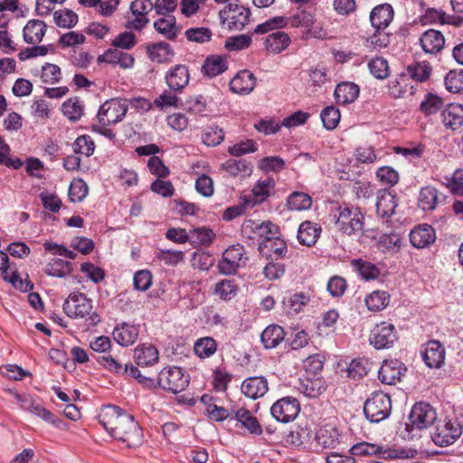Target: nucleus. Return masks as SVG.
<instances>
[{"instance_id": "f257e3e1", "label": "nucleus", "mask_w": 463, "mask_h": 463, "mask_svg": "<svg viewBox=\"0 0 463 463\" xmlns=\"http://www.w3.org/2000/svg\"><path fill=\"white\" fill-rule=\"evenodd\" d=\"M99 420L114 439L126 443L128 448H137L143 442V430L134 416L117 405L103 406Z\"/></svg>"}, {"instance_id": "f03ea898", "label": "nucleus", "mask_w": 463, "mask_h": 463, "mask_svg": "<svg viewBox=\"0 0 463 463\" xmlns=\"http://www.w3.org/2000/svg\"><path fill=\"white\" fill-rule=\"evenodd\" d=\"M337 231L348 236L361 232L364 226V214L354 206L341 205L333 214Z\"/></svg>"}, {"instance_id": "7ed1b4c3", "label": "nucleus", "mask_w": 463, "mask_h": 463, "mask_svg": "<svg viewBox=\"0 0 463 463\" xmlns=\"http://www.w3.org/2000/svg\"><path fill=\"white\" fill-rule=\"evenodd\" d=\"M392 410L391 398L383 392H375L365 401L364 411L371 421L378 423L389 417Z\"/></svg>"}, {"instance_id": "20e7f679", "label": "nucleus", "mask_w": 463, "mask_h": 463, "mask_svg": "<svg viewBox=\"0 0 463 463\" xmlns=\"http://www.w3.org/2000/svg\"><path fill=\"white\" fill-rule=\"evenodd\" d=\"M189 381V375L182 368L170 366L160 371L157 383L162 389L178 393L188 386Z\"/></svg>"}, {"instance_id": "39448f33", "label": "nucleus", "mask_w": 463, "mask_h": 463, "mask_svg": "<svg viewBox=\"0 0 463 463\" xmlns=\"http://www.w3.org/2000/svg\"><path fill=\"white\" fill-rule=\"evenodd\" d=\"M250 14V8L230 3L219 12V18L222 24L228 22L230 30L241 31L249 24Z\"/></svg>"}, {"instance_id": "423d86ee", "label": "nucleus", "mask_w": 463, "mask_h": 463, "mask_svg": "<svg viewBox=\"0 0 463 463\" xmlns=\"http://www.w3.org/2000/svg\"><path fill=\"white\" fill-rule=\"evenodd\" d=\"M247 260L244 247L235 244L225 250L218 262V269L224 275L235 274L240 267L246 265Z\"/></svg>"}, {"instance_id": "0eeeda50", "label": "nucleus", "mask_w": 463, "mask_h": 463, "mask_svg": "<svg viewBox=\"0 0 463 463\" xmlns=\"http://www.w3.org/2000/svg\"><path fill=\"white\" fill-rule=\"evenodd\" d=\"M126 100L112 99L105 101L98 111L99 122L103 126H109L120 122L128 111Z\"/></svg>"}, {"instance_id": "6e6552de", "label": "nucleus", "mask_w": 463, "mask_h": 463, "mask_svg": "<svg viewBox=\"0 0 463 463\" xmlns=\"http://www.w3.org/2000/svg\"><path fill=\"white\" fill-rule=\"evenodd\" d=\"M241 232L243 236L250 239H253L254 235L261 237L263 240L260 242H264L277 239V236L279 235V228L270 221H264L259 223L254 220L249 219L242 223Z\"/></svg>"}, {"instance_id": "1a4fd4ad", "label": "nucleus", "mask_w": 463, "mask_h": 463, "mask_svg": "<svg viewBox=\"0 0 463 463\" xmlns=\"http://www.w3.org/2000/svg\"><path fill=\"white\" fill-rule=\"evenodd\" d=\"M397 339L395 326L385 321L375 325L369 336L370 344L378 350L391 348Z\"/></svg>"}, {"instance_id": "9d476101", "label": "nucleus", "mask_w": 463, "mask_h": 463, "mask_svg": "<svg viewBox=\"0 0 463 463\" xmlns=\"http://www.w3.org/2000/svg\"><path fill=\"white\" fill-rule=\"evenodd\" d=\"M409 420L411 429L423 430L436 421L437 413L430 404L417 402L411 408Z\"/></svg>"}, {"instance_id": "9b49d317", "label": "nucleus", "mask_w": 463, "mask_h": 463, "mask_svg": "<svg viewBox=\"0 0 463 463\" xmlns=\"http://www.w3.org/2000/svg\"><path fill=\"white\" fill-rule=\"evenodd\" d=\"M300 411L298 401L294 397H284L278 400L270 408L274 419L282 423L295 420Z\"/></svg>"}, {"instance_id": "f8f14e48", "label": "nucleus", "mask_w": 463, "mask_h": 463, "mask_svg": "<svg viewBox=\"0 0 463 463\" xmlns=\"http://www.w3.org/2000/svg\"><path fill=\"white\" fill-rule=\"evenodd\" d=\"M461 426L457 421L439 422L431 435L433 442L440 447L454 443L461 435Z\"/></svg>"}, {"instance_id": "ddd939ff", "label": "nucleus", "mask_w": 463, "mask_h": 463, "mask_svg": "<svg viewBox=\"0 0 463 463\" xmlns=\"http://www.w3.org/2000/svg\"><path fill=\"white\" fill-rule=\"evenodd\" d=\"M92 309L91 301L86 295L80 292H72L63 304L65 314L72 318H82Z\"/></svg>"}, {"instance_id": "4468645a", "label": "nucleus", "mask_w": 463, "mask_h": 463, "mask_svg": "<svg viewBox=\"0 0 463 463\" xmlns=\"http://www.w3.org/2000/svg\"><path fill=\"white\" fill-rule=\"evenodd\" d=\"M165 80L171 90L181 92L190 80L188 67L184 64L175 65L167 71Z\"/></svg>"}, {"instance_id": "2eb2a0df", "label": "nucleus", "mask_w": 463, "mask_h": 463, "mask_svg": "<svg viewBox=\"0 0 463 463\" xmlns=\"http://www.w3.org/2000/svg\"><path fill=\"white\" fill-rule=\"evenodd\" d=\"M15 399L20 407L32 414L43 419L44 421L56 424L54 414L36 402L30 394H15Z\"/></svg>"}, {"instance_id": "dca6fc26", "label": "nucleus", "mask_w": 463, "mask_h": 463, "mask_svg": "<svg viewBox=\"0 0 463 463\" xmlns=\"http://www.w3.org/2000/svg\"><path fill=\"white\" fill-rule=\"evenodd\" d=\"M406 371V367L403 366L401 361L397 359L386 360L378 372V378L383 383L392 385L401 380Z\"/></svg>"}, {"instance_id": "f3484780", "label": "nucleus", "mask_w": 463, "mask_h": 463, "mask_svg": "<svg viewBox=\"0 0 463 463\" xmlns=\"http://www.w3.org/2000/svg\"><path fill=\"white\" fill-rule=\"evenodd\" d=\"M421 357L430 368H439L445 359V349L437 340L429 341L420 351Z\"/></svg>"}, {"instance_id": "a211bd4d", "label": "nucleus", "mask_w": 463, "mask_h": 463, "mask_svg": "<svg viewBox=\"0 0 463 463\" xmlns=\"http://www.w3.org/2000/svg\"><path fill=\"white\" fill-rule=\"evenodd\" d=\"M417 450L414 449H407V448H399V449H383V447L368 443V449L366 450L365 456H379L383 459H392V458H413L417 455Z\"/></svg>"}, {"instance_id": "6ab92c4d", "label": "nucleus", "mask_w": 463, "mask_h": 463, "mask_svg": "<svg viewBox=\"0 0 463 463\" xmlns=\"http://www.w3.org/2000/svg\"><path fill=\"white\" fill-rule=\"evenodd\" d=\"M241 391L246 397L257 400L269 391L268 380L264 376L248 377L242 382Z\"/></svg>"}, {"instance_id": "aec40b11", "label": "nucleus", "mask_w": 463, "mask_h": 463, "mask_svg": "<svg viewBox=\"0 0 463 463\" xmlns=\"http://www.w3.org/2000/svg\"><path fill=\"white\" fill-rule=\"evenodd\" d=\"M435 240V230L427 223L414 227L410 233L411 243L416 249H424L434 243Z\"/></svg>"}, {"instance_id": "412c9836", "label": "nucleus", "mask_w": 463, "mask_h": 463, "mask_svg": "<svg viewBox=\"0 0 463 463\" xmlns=\"http://www.w3.org/2000/svg\"><path fill=\"white\" fill-rule=\"evenodd\" d=\"M256 77L248 71H239L230 81V90L240 95L250 94L255 88Z\"/></svg>"}, {"instance_id": "4be33fe9", "label": "nucleus", "mask_w": 463, "mask_h": 463, "mask_svg": "<svg viewBox=\"0 0 463 463\" xmlns=\"http://www.w3.org/2000/svg\"><path fill=\"white\" fill-rule=\"evenodd\" d=\"M441 122L447 129L457 130L463 126V105L450 103L440 114Z\"/></svg>"}, {"instance_id": "5701e85b", "label": "nucleus", "mask_w": 463, "mask_h": 463, "mask_svg": "<svg viewBox=\"0 0 463 463\" xmlns=\"http://www.w3.org/2000/svg\"><path fill=\"white\" fill-rule=\"evenodd\" d=\"M420 43L424 52L437 54L443 49L445 38L439 31L430 29L421 34Z\"/></svg>"}, {"instance_id": "b1692460", "label": "nucleus", "mask_w": 463, "mask_h": 463, "mask_svg": "<svg viewBox=\"0 0 463 463\" xmlns=\"http://www.w3.org/2000/svg\"><path fill=\"white\" fill-rule=\"evenodd\" d=\"M114 340L122 346L132 345L138 337L139 328L137 326L123 322L113 330Z\"/></svg>"}, {"instance_id": "393cba45", "label": "nucleus", "mask_w": 463, "mask_h": 463, "mask_svg": "<svg viewBox=\"0 0 463 463\" xmlns=\"http://www.w3.org/2000/svg\"><path fill=\"white\" fill-rule=\"evenodd\" d=\"M393 18V9L389 4L379 5L374 7L370 14L373 27L377 31L384 30Z\"/></svg>"}, {"instance_id": "a878e982", "label": "nucleus", "mask_w": 463, "mask_h": 463, "mask_svg": "<svg viewBox=\"0 0 463 463\" xmlns=\"http://www.w3.org/2000/svg\"><path fill=\"white\" fill-rule=\"evenodd\" d=\"M321 232L322 229L319 224L311 221H305L298 227V241L304 246H314L320 237Z\"/></svg>"}, {"instance_id": "bb28decb", "label": "nucleus", "mask_w": 463, "mask_h": 463, "mask_svg": "<svg viewBox=\"0 0 463 463\" xmlns=\"http://www.w3.org/2000/svg\"><path fill=\"white\" fill-rule=\"evenodd\" d=\"M398 199L394 193L388 190L379 192L376 202V213L382 218L391 217L395 213Z\"/></svg>"}, {"instance_id": "cd10ccee", "label": "nucleus", "mask_w": 463, "mask_h": 463, "mask_svg": "<svg viewBox=\"0 0 463 463\" xmlns=\"http://www.w3.org/2000/svg\"><path fill=\"white\" fill-rule=\"evenodd\" d=\"M228 69V62L225 56L211 54L204 60L201 72L207 78H214L223 73Z\"/></svg>"}, {"instance_id": "c85d7f7f", "label": "nucleus", "mask_w": 463, "mask_h": 463, "mask_svg": "<svg viewBox=\"0 0 463 463\" xmlns=\"http://www.w3.org/2000/svg\"><path fill=\"white\" fill-rule=\"evenodd\" d=\"M47 25L43 21L32 19L27 22L23 30V38L29 44H36L43 41Z\"/></svg>"}, {"instance_id": "c756f323", "label": "nucleus", "mask_w": 463, "mask_h": 463, "mask_svg": "<svg viewBox=\"0 0 463 463\" xmlns=\"http://www.w3.org/2000/svg\"><path fill=\"white\" fill-rule=\"evenodd\" d=\"M136 363L140 366H151L157 363L158 350L151 344H143L136 347L134 351Z\"/></svg>"}, {"instance_id": "7c9ffc66", "label": "nucleus", "mask_w": 463, "mask_h": 463, "mask_svg": "<svg viewBox=\"0 0 463 463\" xmlns=\"http://www.w3.org/2000/svg\"><path fill=\"white\" fill-rule=\"evenodd\" d=\"M146 52L152 61L158 63L169 61L175 55L171 45L165 42H159L147 45Z\"/></svg>"}, {"instance_id": "2f4dec72", "label": "nucleus", "mask_w": 463, "mask_h": 463, "mask_svg": "<svg viewBox=\"0 0 463 463\" xmlns=\"http://www.w3.org/2000/svg\"><path fill=\"white\" fill-rule=\"evenodd\" d=\"M359 87L354 82H341L335 89V98L338 104L353 103L359 96Z\"/></svg>"}, {"instance_id": "473e14b6", "label": "nucleus", "mask_w": 463, "mask_h": 463, "mask_svg": "<svg viewBox=\"0 0 463 463\" xmlns=\"http://www.w3.org/2000/svg\"><path fill=\"white\" fill-rule=\"evenodd\" d=\"M406 71L407 73L400 74L402 80L409 76L417 82H424L430 77L432 68L427 62H414L406 67Z\"/></svg>"}, {"instance_id": "72a5a7b5", "label": "nucleus", "mask_w": 463, "mask_h": 463, "mask_svg": "<svg viewBox=\"0 0 463 463\" xmlns=\"http://www.w3.org/2000/svg\"><path fill=\"white\" fill-rule=\"evenodd\" d=\"M284 329L279 325H270L261 333L260 339L265 348H274L284 339Z\"/></svg>"}, {"instance_id": "f704fd0d", "label": "nucleus", "mask_w": 463, "mask_h": 463, "mask_svg": "<svg viewBox=\"0 0 463 463\" xmlns=\"http://www.w3.org/2000/svg\"><path fill=\"white\" fill-rule=\"evenodd\" d=\"M290 38L285 32L276 31L269 34L266 38L265 44L267 50L273 53H279L288 47Z\"/></svg>"}, {"instance_id": "c9c22d12", "label": "nucleus", "mask_w": 463, "mask_h": 463, "mask_svg": "<svg viewBox=\"0 0 463 463\" xmlns=\"http://www.w3.org/2000/svg\"><path fill=\"white\" fill-rule=\"evenodd\" d=\"M215 238V234L210 228L198 227L190 230L189 242L194 247L209 246Z\"/></svg>"}, {"instance_id": "e433bc0d", "label": "nucleus", "mask_w": 463, "mask_h": 463, "mask_svg": "<svg viewBox=\"0 0 463 463\" xmlns=\"http://www.w3.org/2000/svg\"><path fill=\"white\" fill-rule=\"evenodd\" d=\"M43 270L48 276L64 278L72 272V263L55 258L46 264Z\"/></svg>"}, {"instance_id": "4c0bfd02", "label": "nucleus", "mask_w": 463, "mask_h": 463, "mask_svg": "<svg viewBox=\"0 0 463 463\" xmlns=\"http://www.w3.org/2000/svg\"><path fill=\"white\" fill-rule=\"evenodd\" d=\"M265 250H268L269 251V255L273 256L276 260L285 257L288 252L286 242L283 240H280L279 235L277 236V239L259 243V250L261 253L266 254Z\"/></svg>"}, {"instance_id": "58836bf2", "label": "nucleus", "mask_w": 463, "mask_h": 463, "mask_svg": "<svg viewBox=\"0 0 463 463\" xmlns=\"http://www.w3.org/2000/svg\"><path fill=\"white\" fill-rule=\"evenodd\" d=\"M217 342L211 336L197 339L194 345V354L201 359L213 356L217 351Z\"/></svg>"}, {"instance_id": "ea45409f", "label": "nucleus", "mask_w": 463, "mask_h": 463, "mask_svg": "<svg viewBox=\"0 0 463 463\" xmlns=\"http://www.w3.org/2000/svg\"><path fill=\"white\" fill-rule=\"evenodd\" d=\"M234 418L241 423L250 433L260 435L262 429L256 417L250 411L241 408L235 411Z\"/></svg>"}, {"instance_id": "a19ab883", "label": "nucleus", "mask_w": 463, "mask_h": 463, "mask_svg": "<svg viewBox=\"0 0 463 463\" xmlns=\"http://www.w3.org/2000/svg\"><path fill=\"white\" fill-rule=\"evenodd\" d=\"M402 238L395 232L382 234L377 241V248L382 252L396 253L401 250Z\"/></svg>"}, {"instance_id": "79ce46f5", "label": "nucleus", "mask_w": 463, "mask_h": 463, "mask_svg": "<svg viewBox=\"0 0 463 463\" xmlns=\"http://www.w3.org/2000/svg\"><path fill=\"white\" fill-rule=\"evenodd\" d=\"M438 203V191L435 187L425 186L420 191L418 206L424 212L433 211Z\"/></svg>"}, {"instance_id": "37998d69", "label": "nucleus", "mask_w": 463, "mask_h": 463, "mask_svg": "<svg viewBox=\"0 0 463 463\" xmlns=\"http://www.w3.org/2000/svg\"><path fill=\"white\" fill-rule=\"evenodd\" d=\"M154 28L168 40H175L177 36L178 28L175 17L171 15L166 18H159L154 23Z\"/></svg>"}, {"instance_id": "c03bdc74", "label": "nucleus", "mask_w": 463, "mask_h": 463, "mask_svg": "<svg viewBox=\"0 0 463 463\" xmlns=\"http://www.w3.org/2000/svg\"><path fill=\"white\" fill-rule=\"evenodd\" d=\"M352 266L365 280L375 279L380 275V269L376 265L362 259L353 260Z\"/></svg>"}, {"instance_id": "a18cd8bd", "label": "nucleus", "mask_w": 463, "mask_h": 463, "mask_svg": "<svg viewBox=\"0 0 463 463\" xmlns=\"http://www.w3.org/2000/svg\"><path fill=\"white\" fill-rule=\"evenodd\" d=\"M312 205V198L306 193L293 192L287 199V206L291 211L307 210Z\"/></svg>"}, {"instance_id": "49530a36", "label": "nucleus", "mask_w": 463, "mask_h": 463, "mask_svg": "<svg viewBox=\"0 0 463 463\" xmlns=\"http://www.w3.org/2000/svg\"><path fill=\"white\" fill-rule=\"evenodd\" d=\"M223 169L232 176L248 175L251 173L252 165L245 159H230L222 165Z\"/></svg>"}, {"instance_id": "de8ad7c7", "label": "nucleus", "mask_w": 463, "mask_h": 463, "mask_svg": "<svg viewBox=\"0 0 463 463\" xmlns=\"http://www.w3.org/2000/svg\"><path fill=\"white\" fill-rule=\"evenodd\" d=\"M389 301L390 295L383 290H375L365 298L366 306L372 311L383 310L388 306Z\"/></svg>"}, {"instance_id": "09e8293b", "label": "nucleus", "mask_w": 463, "mask_h": 463, "mask_svg": "<svg viewBox=\"0 0 463 463\" xmlns=\"http://www.w3.org/2000/svg\"><path fill=\"white\" fill-rule=\"evenodd\" d=\"M61 111L71 121H78L83 114V106L78 97L70 98L61 106Z\"/></svg>"}, {"instance_id": "8fccbe9b", "label": "nucleus", "mask_w": 463, "mask_h": 463, "mask_svg": "<svg viewBox=\"0 0 463 463\" xmlns=\"http://www.w3.org/2000/svg\"><path fill=\"white\" fill-rule=\"evenodd\" d=\"M224 139V131L217 125L207 126L203 134L202 141L208 146H216Z\"/></svg>"}, {"instance_id": "3c124183", "label": "nucleus", "mask_w": 463, "mask_h": 463, "mask_svg": "<svg viewBox=\"0 0 463 463\" xmlns=\"http://www.w3.org/2000/svg\"><path fill=\"white\" fill-rule=\"evenodd\" d=\"M275 187L272 178L258 181L252 188L253 203H261L269 196V190Z\"/></svg>"}, {"instance_id": "603ef678", "label": "nucleus", "mask_w": 463, "mask_h": 463, "mask_svg": "<svg viewBox=\"0 0 463 463\" xmlns=\"http://www.w3.org/2000/svg\"><path fill=\"white\" fill-rule=\"evenodd\" d=\"M316 439L322 448L333 449L338 440V432L335 428H321L316 434Z\"/></svg>"}, {"instance_id": "864d4df0", "label": "nucleus", "mask_w": 463, "mask_h": 463, "mask_svg": "<svg viewBox=\"0 0 463 463\" xmlns=\"http://www.w3.org/2000/svg\"><path fill=\"white\" fill-rule=\"evenodd\" d=\"M309 301V297L304 293H297L289 296L288 298H284L283 305L285 309L290 315H296L299 313L304 306Z\"/></svg>"}, {"instance_id": "5fc2aeb1", "label": "nucleus", "mask_w": 463, "mask_h": 463, "mask_svg": "<svg viewBox=\"0 0 463 463\" xmlns=\"http://www.w3.org/2000/svg\"><path fill=\"white\" fill-rule=\"evenodd\" d=\"M443 108V99L438 95L428 93L421 101L420 109L426 116L436 114Z\"/></svg>"}, {"instance_id": "6e6d98bb", "label": "nucleus", "mask_w": 463, "mask_h": 463, "mask_svg": "<svg viewBox=\"0 0 463 463\" xmlns=\"http://www.w3.org/2000/svg\"><path fill=\"white\" fill-rule=\"evenodd\" d=\"M53 19L59 27L71 28L78 23V14L72 10L66 8L54 12Z\"/></svg>"}, {"instance_id": "4d7b16f0", "label": "nucleus", "mask_w": 463, "mask_h": 463, "mask_svg": "<svg viewBox=\"0 0 463 463\" xmlns=\"http://www.w3.org/2000/svg\"><path fill=\"white\" fill-rule=\"evenodd\" d=\"M97 362L106 370L116 374H125L127 371L126 364H122L110 354L99 356Z\"/></svg>"}, {"instance_id": "13d9d810", "label": "nucleus", "mask_w": 463, "mask_h": 463, "mask_svg": "<svg viewBox=\"0 0 463 463\" xmlns=\"http://www.w3.org/2000/svg\"><path fill=\"white\" fill-rule=\"evenodd\" d=\"M323 126L328 129H335L340 121V111L334 106L325 108L320 114Z\"/></svg>"}, {"instance_id": "bf43d9fd", "label": "nucleus", "mask_w": 463, "mask_h": 463, "mask_svg": "<svg viewBox=\"0 0 463 463\" xmlns=\"http://www.w3.org/2000/svg\"><path fill=\"white\" fill-rule=\"evenodd\" d=\"M237 289L234 279H222L215 285L214 293L223 300H230L236 295Z\"/></svg>"}, {"instance_id": "052dcab7", "label": "nucleus", "mask_w": 463, "mask_h": 463, "mask_svg": "<svg viewBox=\"0 0 463 463\" xmlns=\"http://www.w3.org/2000/svg\"><path fill=\"white\" fill-rule=\"evenodd\" d=\"M184 34L189 42L196 43H209L213 36L212 31L207 27L189 28L185 31Z\"/></svg>"}, {"instance_id": "680f3d73", "label": "nucleus", "mask_w": 463, "mask_h": 463, "mask_svg": "<svg viewBox=\"0 0 463 463\" xmlns=\"http://www.w3.org/2000/svg\"><path fill=\"white\" fill-rule=\"evenodd\" d=\"M447 90L452 93H458L463 90V69L450 71L445 77Z\"/></svg>"}, {"instance_id": "e2e57ef3", "label": "nucleus", "mask_w": 463, "mask_h": 463, "mask_svg": "<svg viewBox=\"0 0 463 463\" xmlns=\"http://www.w3.org/2000/svg\"><path fill=\"white\" fill-rule=\"evenodd\" d=\"M73 151L75 154H81L90 156L94 153L95 143L90 136L83 135L74 141Z\"/></svg>"}, {"instance_id": "0e129e2a", "label": "nucleus", "mask_w": 463, "mask_h": 463, "mask_svg": "<svg viewBox=\"0 0 463 463\" xmlns=\"http://www.w3.org/2000/svg\"><path fill=\"white\" fill-rule=\"evenodd\" d=\"M300 390L306 396L317 398L325 391V387L321 380L307 378L301 383Z\"/></svg>"}, {"instance_id": "69168bd1", "label": "nucleus", "mask_w": 463, "mask_h": 463, "mask_svg": "<svg viewBox=\"0 0 463 463\" xmlns=\"http://www.w3.org/2000/svg\"><path fill=\"white\" fill-rule=\"evenodd\" d=\"M370 72L377 79L383 80L389 76L388 62L382 57L372 59L368 63Z\"/></svg>"}, {"instance_id": "338daca9", "label": "nucleus", "mask_w": 463, "mask_h": 463, "mask_svg": "<svg viewBox=\"0 0 463 463\" xmlns=\"http://www.w3.org/2000/svg\"><path fill=\"white\" fill-rule=\"evenodd\" d=\"M61 78V71L58 65L52 63H45L42 67L41 79L43 83L54 84L59 82Z\"/></svg>"}, {"instance_id": "774afa93", "label": "nucleus", "mask_w": 463, "mask_h": 463, "mask_svg": "<svg viewBox=\"0 0 463 463\" xmlns=\"http://www.w3.org/2000/svg\"><path fill=\"white\" fill-rule=\"evenodd\" d=\"M88 192V185L83 180H75L70 185L69 197L73 203L81 202L87 196Z\"/></svg>"}]
</instances>
